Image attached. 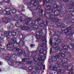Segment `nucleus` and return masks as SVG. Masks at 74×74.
I'll list each match as a JSON object with an SVG mask.
<instances>
[{
    "mask_svg": "<svg viewBox=\"0 0 74 74\" xmlns=\"http://www.w3.org/2000/svg\"><path fill=\"white\" fill-rule=\"evenodd\" d=\"M60 11L57 9V10L54 11V14L55 16H58L60 14Z\"/></svg>",
    "mask_w": 74,
    "mask_h": 74,
    "instance_id": "nucleus-33",
    "label": "nucleus"
},
{
    "mask_svg": "<svg viewBox=\"0 0 74 74\" xmlns=\"http://www.w3.org/2000/svg\"><path fill=\"white\" fill-rule=\"evenodd\" d=\"M21 36H20L19 37L20 38L21 40H23L24 36H23V34H21Z\"/></svg>",
    "mask_w": 74,
    "mask_h": 74,
    "instance_id": "nucleus-61",
    "label": "nucleus"
},
{
    "mask_svg": "<svg viewBox=\"0 0 74 74\" xmlns=\"http://www.w3.org/2000/svg\"><path fill=\"white\" fill-rule=\"evenodd\" d=\"M30 29V30H31V31L32 30H34V31H35V30L34 29V27H30V28L27 31H24V32H28V31L29 30V29Z\"/></svg>",
    "mask_w": 74,
    "mask_h": 74,
    "instance_id": "nucleus-55",
    "label": "nucleus"
},
{
    "mask_svg": "<svg viewBox=\"0 0 74 74\" xmlns=\"http://www.w3.org/2000/svg\"><path fill=\"white\" fill-rule=\"evenodd\" d=\"M55 3L53 2V0H52V3H53V4L52 5V7L53 8V9H56V8L58 9V8L59 7L58 6V5H57L56 3H56V1Z\"/></svg>",
    "mask_w": 74,
    "mask_h": 74,
    "instance_id": "nucleus-25",
    "label": "nucleus"
},
{
    "mask_svg": "<svg viewBox=\"0 0 74 74\" xmlns=\"http://www.w3.org/2000/svg\"><path fill=\"white\" fill-rule=\"evenodd\" d=\"M54 66L53 67V66H50L49 67V69L50 70L53 71H57L58 73H64V70L62 69H57L59 68L58 66H56L55 64H54Z\"/></svg>",
    "mask_w": 74,
    "mask_h": 74,
    "instance_id": "nucleus-5",
    "label": "nucleus"
},
{
    "mask_svg": "<svg viewBox=\"0 0 74 74\" xmlns=\"http://www.w3.org/2000/svg\"><path fill=\"white\" fill-rule=\"evenodd\" d=\"M16 55H12L11 57V59L13 61H15L16 60Z\"/></svg>",
    "mask_w": 74,
    "mask_h": 74,
    "instance_id": "nucleus-32",
    "label": "nucleus"
},
{
    "mask_svg": "<svg viewBox=\"0 0 74 74\" xmlns=\"http://www.w3.org/2000/svg\"><path fill=\"white\" fill-rule=\"evenodd\" d=\"M47 21L48 22H49L53 20V23H59V19L57 18H55V16L54 15L51 14L50 15L49 18H47Z\"/></svg>",
    "mask_w": 74,
    "mask_h": 74,
    "instance_id": "nucleus-9",
    "label": "nucleus"
},
{
    "mask_svg": "<svg viewBox=\"0 0 74 74\" xmlns=\"http://www.w3.org/2000/svg\"><path fill=\"white\" fill-rule=\"evenodd\" d=\"M37 20L32 21L31 22L30 24L32 26H33L34 27L35 31H37V29H39V26L37 25H36V23L37 22Z\"/></svg>",
    "mask_w": 74,
    "mask_h": 74,
    "instance_id": "nucleus-14",
    "label": "nucleus"
},
{
    "mask_svg": "<svg viewBox=\"0 0 74 74\" xmlns=\"http://www.w3.org/2000/svg\"><path fill=\"white\" fill-rule=\"evenodd\" d=\"M66 66L64 67V69L65 70H67L69 71H72L73 70V67L74 66L72 65H70L69 66Z\"/></svg>",
    "mask_w": 74,
    "mask_h": 74,
    "instance_id": "nucleus-16",
    "label": "nucleus"
},
{
    "mask_svg": "<svg viewBox=\"0 0 74 74\" xmlns=\"http://www.w3.org/2000/svg\"><path fill=\"white\" fill-rule=\"evenodd\" d=\"M15 63L16 64H18V65H20V64H22L23 63L22 61L18 62L15 61Z\"/></svg>",
    "mask_w": 74,
    "mask_h": 74,
    "instance_id": "nucleus-41",
    "label": "nucleus"
},
{
    "mask_svg": "<svg viewBox=\"0 0 74 74\" xmlns=\"http://www.w3.org/2000/svg\"><path fill=\"white\" fill-rule=\"evenodd\" d=\"M35 65H33V69H38V67H37V63H35Z\"/></svg>",
    "mask_w": 74,
    "mask_h": 74,
    "instance_id": "nucleus-54",
    "label": "nucleus"
},
{
    "mask_svg": "<svg viewBox=\"0 0 74 74\" xmlns=\"http://www.w3.org/2000/svg\"><path fill=\"white\" fill-rule=\"evenodd\" d=\"M13 27H14V25L10 23L7 27L8 30H10V29H12Z\"/></svg>",
    "mask_w": 74,
    "mask_h": 74,
    "instance_id": "nucleus-35",
    "label": "nucleus"
},
{
    "mask_svg": "<svg viewBox=\"0 0 74 74\" xmlns=\"http://www.w3.org/2000/svg\"><path fill=\"white\" fill-rule=\"evenodd\" d=\"M12 47H15V48H18V47H21L19 45V42H16L14 43V45L12 46Z\"/></svg>",
    "mask_w": 74,
    "mask_h": 74,
    "instance_id": "nucleus-31",
    "label": "nucleus"
},
{
    "mask_svg": "<svg viewBox=\"0 0 74 74\" xmlns=\"http://www.w3.org/2000/svg\"><path fill=\"white\" fill-rule=\"evenodd\" d=\"M73 8H68L67 9V11L66 12V13H68V14H70L71 12H72L73 11Z\"/></svg>",
    "mask_w": 74,
    "mask_h": 74,
    "instance_id": "nucleus-38",
    "label": "nucleus"
},
{
    "mask_svg": "<svg viewBox=\"0 0 74 74\" xmlns=\"http://www.w3.org/2000/svg\"><path fill=\"white\" fill-rule=\"evenodd\" d=\"M56 34H57V35H54L55 36H57L59 37V36H60V35L61 34V32L59 31H57L56 32Z\"/></svg>",
    "mask_w": 74,
    "mask_h": 74,
    "instance_id": "nucleus-46",
    "label": "nucleus"
},
{
    "mask_svg": "<svg viewBox=\"0 0 74 74\" xmlns=\"http://www.w3.org/2000/svg\"><path fill=\"white\" fill-rule=\"evenodd\" d=\"M11 34L12 36H13V37L16 36V33L15 32H11Z\"/></svg>",
    "mask_w": 74,
    "mask_h": 74,
    "instance_id": "nucleus-47",
    "label": "nucleus"
},
{
    "mask_svg": "<svg viewBox=\"0 0 74 74\" xmlns=\"http://www.w3.org/2000/svg\"><path fill=\"white\" fill-rule=\"evenodd\" d=\"M56 42L57 43V44H59V43H60V42H61V40L60 39H58V38L56 39Z\"/></svg>",
    "mask_w": 74,
    "mask_h": 74,
    "instance_id": "nucleus-57",
    "label": "nucleus"
},
{
    "mask_svg": "<svg viewBox=\"0 0 74 74\" xmlns=\"http://www.w3.org/2000/svg\"><path fill=\"white\" fill-rule=\"evenodd\" d=\"M17 56L19 58H20V59H22V55H21V54L19 53H18L17 55Z\"/></svg>",
    "mask_w": 74,
    "mask_h": 74,
    "instance_id": "nucleus-60",
    "label": "nucleus"
},
{
    "mask_svg": "<svg viewBox=\"0 0 74 74\" xmlns=\"http://www.w3.org/2000/svg\"><path fill=\"white\" fill-rule=\"evenodd\" d=\"M66 12H61L60 14V16L61 17H63L64 15L66 14Z\"/></svg>",
    "mask_w": 74,
    "mask_h": 74,
    "instance_id": "nucleus-43",
    "label": "nucleus"
},
{
    "mask_svg": "<svg viewBox=\"0 0 74 74\" xmlns=\"http://www.w3.org/2000/svg\"><path fill=\"white\" fill-rule=\"evenodd\" d=\"M12 39L14 43L17 42V41H18V39L17 38L13 37L12 38Z\"/></svg>",
    "mask_w": 74,
    "mask_h": 74,
    "instance_id": "nucleus-40",
    "label": "nucleus"
},
{
    "mask_svg": "<svg viewBox=\"0 0 74 74\" xmlns=\"http://www.w3.org/2000/svg\"><path fill=\"white\" fill-rule=\"evenodd\" d=\"M47 11H48V10H49L51 8V6H50V5H47Z\"/></svg>",
    "mask_w": 74,
    "mask_h": 74,
    "instance_id": "nucleus-62",
    "label": "nucleus"
},
{
    "mask_svg": "<svg viewBox=\"0 0 74 74\" xmlns=\"http://www.w3.org/2000/svg\"><path fill=\"white\" fill-rule=\"evenodd\" d=\"M38 61H40V62H42V61L45 60L44 57L40 54L38 55Z\"/></svg>",
    "mask_w": 74,
    "mask_h": 74,
    "instance_id": "nucleus-22",
    "label": "nucleus"
},
{
    "mask_svg": "<svg viewBox=\"0 0 74 74\" xmlns=\"http://www.w3.org/2000/svg\"><path fill=\"white\" fill-rule=\"evenodd\" d=\"M31 55L32 56H36V54H37V52L36 51H33L31 52Z\"/></svg>",
    "mask_w": 74,
    "mask_h": 74,
    "instance_id": "nucleus-52",
    "label": "nucleus"
},
{
    "mask_svg": "<svg viewBox=\"0 0 74 74\" xmlns=\"http://www.w3.org/2000/svg\"><path fill=\"white\" fill-rule=\"evenodd\" d=\"M46 21L45 22L43 20H41V19H38L37 20V23L38 25H39L40 26L42 27H46L47 26H48V20Z\"/></svg>",
    "mask_w": 74,
    "mask_h": 74,
    "instance_id": "nucleus-7",
    "label": "nucleus"
},
{
    "mask_svg": "<svg viewBox=\"0 0 74 74\" xmlns=\"http://www.w3.org/2000/svg\"><path fill=\"white\" fill-rule=\"evenodd\" d=\"M35 38L36 39H40V38H41V37H40V36L39 35H35Z\"/></svg>",
    "mask_w": 74,
    "mask_h": 74,
    "instance_id": "nucleus-59",
    "label": "nucleus"
},
{
    "mask_svg": "<svg viewBox=\"0 0 74 74\" xmlns=\"http://www.w3.org/2000/svg\"><path fill=\"white\" fill-rule=\"evenodd\" d=\"M5 3L7 4H9L10 3V0H3Z\"/></svg>",
    "mask_w": 74,
    "mask_h": 74,
    "instance_id": "nucleus-48",
    "label": "nucleus"
},
{
    "mask_svg": "<svg viewBox=\"0 0 74 74\" xmlns=\"http://www.w3.org/2000/svg\"><path fill=\"white\" fill-rule=\"evenodd\" d=\"M47 11L48 12L46 11H45L44 12V15L45 17H46V18H47L48 16H50V15H49V13H51V14H53V10L51 8L48 10Z\"/></svg>",
    "mask_w": 74,
    "mask_h": 74,
    "instance_id": "nucleus-15",
    "label": "nucleus"
},
{
    "mask_svg": "<svg viewBox=\"0 0 74 74\" xmlns=\"http://www.w3.org/2000/svg\"><path fill=\"white\" fill-rule=\"evenodd\" d=\"M60 49V47L57 44H55L52 46V47L50 48L49 50V54L51 55L52 53H56V51H58L57 50H59Z\"/></svg>",
    "mask_w": 74,
    "mask_h": 74,
    "instance_id": "nucleus-6",
    "label": "nucleus"
},
{
    "mask_svg": "<svg viewBox=\"0 0 74 74\" xmlns=\"http://www.w3.org/2000/svg\"><path fill=\"white\" fill-rule=\"evenodd\" d=\"M11 12L12 14H14L16 13V10L15 9H13L12 10H11Z\"/></svg>",
    "mask_w": 74,
    "mask_h": 74,
    "instance_id": "nucleus-56",
    "label": "nucleus"
},
{
    "mask_svg": "<svg viewBox=\"0 0 74 74\" xmlns=\"http://www.w3.org/2000/svg\"><path fill=\"white\" fill-rule=\"evenodd\" d=\"M73 28L71 26H69L66 28V29H65L63 31L62 34L64 36L65 38L68 37V41L69 42H72V38H73V36L74 34V33L72 31H69V30H72Z\"/></svg>",
    "mask_w": 74,
    "mask_h": 74,
    "instance_id": "nucleus-3",
    "label": "nucleus"
},
{
    "mask_svg": "<svg viewBox=\"0 0 74 74\" xmlns=\"http://www.w3.org/2000/svg\"><path fill=\"white\" fill-rule=\"evenodd\" d=\"M64 23L62 24L60 22L55 23L54 25L56 28L57 27L59 28L60 27H61L62 29H65L67 26L68 23L65 21L64 22Z\"/></svg>",
    "mask_w": 74,
    "mask_h": 74,
    "instance_id": "nucleus-8",
    "label": "nucleus"
},
{
    "mask_svg": "<svg viewBox=\"0 0 74 74\" xmlns=\"http://www.w3.org/2000/svg\"><path fill=\"white\" fill-rule=\"evenodd\" d=\"M39 52V53H40V54L43 53L44 55H46V53H47V50H44V49L43 48L40 49Z\"/></svg>",
    "mask_w": 74,
    "mask_h": 74,
    "instance_id": "nucleus-24",
    "label": "nucleus"
},
{
    "mask_svg": "<svg viewBox=\"0 0 74 74\" xmlns=\"http://www.w3.org/2000/svg\"><path fill=\"white\" fill-rule=\"evenodd\" d=\"M28 69L29 70L32 71L33 69V65H30L28 67Z\"/></svg>",
    "mask_w": 74,
    "mask_h": 74,
    "instance_id": "nucleus-50",
    "label": "nucleus"
},
{
    "mask_svg": "<svg viewBox=\"0 0 74 74\" xmlns=\"http://www.w3.org/2000/svg\"><path fill=\"white\" fill-rule=\"evenodd\" d=\"M33 61L34 63H38V60L37 57L36 56H34L32 57Z\"/></svg>",
    "mask_w": 74,
    "mask_h": 74,
    "instance_id": "nucleus-30",
    "label": "nucleus"
},
{
    "mask_svg": "<svg viewBox=\"0 0 74 74\" xmlns=\"http://www.w3.org/2000/svg\"><path fill=\"white\" fill-rule=\"evenodd\" d=\"M57 10L60 12H64L66 10V8L64 6H59L57 8Z\"/></svg>",
    "mask_w": 74,
    "mask_h": 74,
    "instance_id": "nucleus-20",
    "label": "nucleus"
},
{
    "mask_svg": "<svg viewBox=\"0 0 74 74\" xmlns=\"http://www.w3.org/2000/svg\"><path fill=\"white\" fill-rule=\"evenodd\" d=\"M44 39H45V36L43 35L42 36H41V40H42V43L44 45V44H46L47 42V41L44 40Z\"/></svg>",
    "mask_w": 74,
    "mask_h": 74,
    "instance_id": "nucleus-27",
    "label": "nucleus"
},
{
    "mask_svg": "<svg viewBox=\"0 0 74 74\" xmlns=\"http://www.w3.org/2000/svg\"><path fill=\"white\" fill-rule=\"evenodd\" d=\"M38 69L36 70V71H38V72H37V73L38 74H39L40 73V71L39 70H42V68H41V67H38L37 69Z\"/></svg>",
    "mask_w": 74,
    "mask_h": 74,
    "instance_id": "nucleus-45",
    "label": "nucleus"
},
{
    "mask_svg": "<svg viewBox=\"0 0 74 74\" xmlns=\"http://www.w3.org/2000/svg\"><path fill=\"white\" fill-rule=\"evenodd\" d=\"M59 38V36L57 35H51V38L50 39L49 41V44L51 46H52L53 45V41H55L58 38Z\"/></svg>",
    "mask_w": 74,
    "mask_h": 74,
    "instance_id": "nucleus-10",
    "label": "nucleus"
},
{
    "mask_svg": "<svg viewBox=\"0 0 74 74\" xmlns=\"http://www.w3.org/2000/svg\"><path fill=\"white\" fill-rule=\"evenodd\" d=\"M20 47H22L23 46V44H24V41L23 40H21L19 41L18 42Z\"/></svg>",
    "mask_w": 74,
    "mask_h": 74,
    "instance_id": "nucleus-34",
    "label": "nucleus"
},
{
    "mask_svg": "<svg viewBox=\"0 0 74 74\" xmlns=\"http://www.w3.org/2000/svg\"><path fill=\"white\" fill-rule=\"evenodd\" d=\"M22 61L23 63L24 62H26L25 64H32V61L30 59L27 58H23L22 59Z\"/></svg>",
    "mask_w": 74,
    "mask_h": 74,
    "instance_id": "nucleus-13",
    "label": "nucleus"
},
{
    "mask_svg": "<svg viewBox=\"0 0 74 74\" xmlns=\"http://www.w3.org/2000/svg\"><path fill=\"white\" fill-rule=\"evenodd\" d=\"M6 49L7 50H8V51H14L15 48L11 47H6Z\"/></svg>",
    "mask_w": 74,
    "mask_h": 74,
    "instance_id": "nucleus-37",
    "label": "nucleus"
},
{
    "mask_svg": "<svg viewBox=\"0 0 74 74\" xmlns=\"http://www.w3.org/2000/svg\"><path fill=\"white\" fill-rule=\"evenodd\" d=\"M10 32L9 31L5 32H4V34L7 40L9 38H10L11 37V35L10 34Z\"/></svg>",
    "mask_w": 74,
    "mask_h": 74,
    "instance_id": "nucleus-23",
    "label": "nucleus"
},
{
    "mask_svg": "<svg viewBox=\"0 0 74 74\" xmlns=\"http://www.w3.org/2000/svg\"><path fill=\"white\" fill-rule=\"evenodd\" d=\"M43 31H44V30L42 29H40L39 31L38 32V33H39V35L40 36H42V33H44Z\"/></svg>",
    "mask_w": 74,
    "mask_h": 74,
    "instance_id": "nucleus-36",
    "label": "nucleus"
},
{
    "mask_svg": "<svg viewBox=\"0 0 74 74\" xmlns=\"http://www.w3.org/2000/svg\"><path fill=\"white\" fill-rule=\"evenodd\" d=\"M22 69H25L26 68V65L25 64H23L21 66Z\"/></svg>",
    "mask_w": 74,
    "mask_h": 74,
    "instance_id": "nucleus-58",
    "label": "nucleus"
},
{
    "mask_svg": "<svg viewBox=\"0 0 74 74\" xmlns=\"http://www.w3.org/2000/svg\"><path fill=\"white\" fill-rule=\"evenodd\" d=\"M36 63L37 64V65H38V66H42V65H43L42 63L41 62H38Z\"/></svg>",
    "mask_w": 74,
    "mask_h": 74,
    "instance_id": "nucleus-53",
    "label": "nucleus"
},
{
    "mask_svg": "<svg viewBox=\"0 0 74 74\" xmlns=\"http://www.w3.org/2000/svg\"><path fill=\"white\" fill-rule=\"evenodd\" d=\"M40 3L38 1H37L34 3L33 6L35 7H37L36 8V11L38 12H35L32 13V15L34 18H37L39 17L40 19H43V12L44 11L41 8V6L38 5Z\"/></svg>",
    "mask_w": 74,
    "mask_h": 74,
    "instance_id": "nucleus-2",
    "label": "nucleus"
},
{
    "mask_svg": "<svg viewBox=\"0 0 74 74\" xmlns=\"http://www.w3.org/2000/svg\"><path fill=\"white\" fill-rule=\"evenodd\" d=\"M64 20V22H65V21H66L67 22H69L71 20V17H70V16L69 14H66L65 16Z\"/></svg>",
    "mask_w": 74,
    "mask_h": 74,
    "instance_id": "nucleus-18",
    "label": "nucleus"
},
{
    "mask_svg": "<svg viewBox=\"0 0 74 74\" xmlns=\"http://www.w3.org/2000/svg\"><path fill=\"white\" fill-rule=\"evenodd\" d=\"M18 52L19 53H20L22 55H24V53L26 54V55H29V54H30V52H29V51H27L26 53H25V52L23 51L21 49H20V50Z\"/></svg>",
    "mask_w": 74,
    "mask_h": 74,
    "instance_id": "nucleus-29",
    "label": "nucleus"
},
{
    "mask_svg": "<svg viewBox=\"0 0 74 74\" xmlns=\"http://www.w3.org/2000/svg\"><path fill=\"white\" fill-rule=\"evenodd\" d=\"M65 3H71L69 5L70 7H74V1H72V0H62Z\"/></svg>",
    "mask_w": 74,
    "mask_h": 74,
    "instance_id": "nucleus-17",
    "label": "nucleus"
},
{
    "mask_svg": "<svg viewBox=\"0 0 74 74\" xmlns=\"http://www.w3.org/2000/svg\"><path fill=\"white\" fill-rule=\"evenodd\" d=\"M8 43L9 44H10L11 45H12V46L13 45H14V42L13 41V40L12 39L11 40H9L8 41Z\"/></svg>",
    "mask_w": 74,
    "mask_h": 74,
    "instance_id": "nucleus-39",
    "label": "nucleus"
},
{
    "mask_svg": "<svg viewBox=\"0 0 74 74\" xmlns=\"http://www.w3.org/2000/svg\"><path fill=\"white\" fill-rule=\"evenodd\" d=\"M5 14L6 16H8V17H5L3 18V23H4L5 24H7L8 23L10 22V17L12 15V14L10 12H7L5 13Z\"/></svg>",
    "mask_w": 74,
    "mask_h": 74,
    "instance_id": "nucleus-4",
    "label": "nucleus"
},
{
    "mask_svg": "<svg viewBox=\"0 0 74 74\" xmlns=\"http://www.w3.org/2000/svg\"><path fill=\"white\" fill-rule=\"evenodd\" d=\"M59 58H60V56L58 55H56L55 56H52L51 58L49 59V62L50 63H52L53 62L59 60Z\"/></svg>",
    "mask_w": 74,
    "mask_h": 74,
    "instance_id": "nucleus-11",
    "label": "nucleus"
},
{
    "mask_svg": "<svg viewBox=\"0 0 74 74\" xmlns=\"http://www.w3.org/2000/svg\"><path fill=\"white\" fill-rule=\"evenodd\" d=\"M9 64L10 65V66H13L15 64H14V62L12 61H9Z\"/></svg>",
    "mask_w": 74,
    "mask_h": 74,
    "instance_id": "nucleus-49",
    "label": "nucleus"
},
{
    "mask_svg": "<svg viewBox=\"0 0 74 74\" xmlns=\"http://www.w3.org/2000/svg\"><path fill=\"white\" fill-rule=\"evenodd\" d=\"M74 23V18L72 19L71 20V22L69 23V25H70V26H71L72 25V24H73Z\"/></svg>",
    "mask_w": 74,
    "mask_h": 74,
    "instance_id": "nucleus-51",
    "label": "nucleus"
},
{
    "mask_svg": "<svg viewBox=\"0 0 74 74\" xmlns=\"http://www.w3.org/2000/svg\"><path fill=\"white\" fill-rule=\"evenodd\" d=\"M20 19V22H17L16 23L15 26L16 27H22L21 29L22 31L26 32L28 31L29 29V22L32 21V18H26L25 16H20L19 17L18 15H15L13 17V20L14 21H18Z\"/></svg>",
    "mask_w": 74,
    "mask_h": 74,
    "instance_id": "nucleus-1",
    "label": "nucleus"
},
{
    "mask_svg": "<svg viewBox=\"0 0 74 74\" xmlns=\"http://www.w3.org/2000/svg\"><path fill=\"white\" fill-rule=\"evenodd\" d=\"M70 54L69 52H64L63 53H62L60 55V56H61L62 58H65L66 56H70Z\"/></svg>",
    "mask_w": 74,
    "mask_h": 74,
    "instance_id": "nucleus-21",
    "label": "nucleus"
},
{
    "mask_svg": "<svg viewBox=\"0 0 74 74\" xmlns=\"http://www.w3.org/2000/svg\"><path fill=\"white\" fill-rule=\"evenodd\" d=\"M15 49L16 51L18 52H19L20 50H21V49H19L18 48H15Z\"/></svg>",
    "mask_w": 74,
    "mask_h": 74,
    "instance_id": "nucleus-63",
    "label": "nucleus"
},
{
    "mask_svg": "<svg viewBox=\"0 0 74 74\" xmlns=\"http://www.w3.org/2000/svg\"><path fill=\"white\" fill-rule=\"evenodd\" d=\"M5 35L4 34H2L0 36V39L1 40H3L4 38H5Z\"/></svg>",
    "mask_w": 74,
    "mask_h": 74,
    "instance_id": "nucleus-42",
    "label": "nucleus"
},
{
    "mask_svg": "<svg viewBox=\"0 0 74 74\" xmlns=\"http://www.w3.org/2000/svg\"><path fill=\"white\" fill-rule=\"evenodd\" d=\"M61 47L63 48L60 51L61 53L67 52L66 51V50H68V47L67 46H62Z\"/></svg>",
    "mask_w": 74,
    "mask_h": 74,
    "instance_id": "nucleus-19",
    "label": "nucleus"
},
{
    "mask_svg": "<svg viewBox=\"0 0 74 74\" xmlns=\"http://www.w3.org/2000/svg\"><path fill=\"white\" fill-rule=\"evenodd\" d=\"M50 1L51 0H43L42 6H44L45 5H47V4H49Z\"/></svg>",
    "mask_w": 74,
    "mask_h": 74,
    "instance_id": "nucleus-26",
    "label": "nucleus"
},
{
    "mask_svg": "<svg viewBox=\"0 0 74 74\" xmlns=\"http://www.w3.org/2000/svg\"><path fill=\"white\" fill-rule=\"evenodd\" d=\"M33 6H31L29 8V10H30V11H32V12L33 11Z\"/></svg>",
    "mask_w": 74,
    "mask_h": 74,
    "instance_id": "nucleus-64",
    "label": "nucleus"
},
{
    "mask_svg": "<svg viewBox=\"0 0 74 74\" xmlns=\"http://www.w3.org/2000/svg\"><path fill=\"white\" fill-rule=\"evenodd\" d=\"M68 61H69V60L67 59V58H64L62 60L61 62L62 65L61 66L62 68H64L65 66H67Z\"/></svg>",
    "mask_w": 74,
    "mask_h": 74,
    "instance_id": "nucleus-12",
    "label": "nucleus"
},
{
    "mask_svg": "<svg viewBox=\"0 0 74 74\" xmlns=\"http://www.w3.org/2000/svg\"><path fill=\"white\" fill-rule=\"evenodd\" d=\"M56 66H58V67H60L62 69H64V68H62L61 67L62 65V61L61 62L59 61L57 62V64H55Z\"/></svg>",
    "mask_w": 74,
    "mask_h": 74,
    "instance_id": "nucleus-28",
    "label": "nucleus"
},
{
    "mask_svg": "<svg viewBox=\"0 0 74 74\" xmlns=\"http://www.w3.org/2000/svg\"><path fill=\"white\" fill-rule=\"evenodd\" d=\"M11 11V9L10 8H6L4 10V11L5 12H10Z\"/></svg>",
    "mask_w": 74,
    "mask_h": 74,
    "instance_id": "nucleus-44",
    "label": "nucleus"
}]
</instances>
